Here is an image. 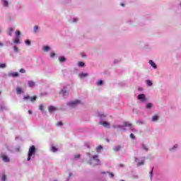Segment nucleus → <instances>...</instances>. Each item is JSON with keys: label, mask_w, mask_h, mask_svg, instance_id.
Listing matches in <instances>:
<instances>
[{"label": "nucleus", "mask_w": 181, "mask_h": 181, "mask_svg": "<svg viewBox=\"0 0 181 181\" xmlns=\"http://www.w3.org/2000/svg\"><path fill=\"white\" fill-rule=\"evenodd\" d=\"M35 153H36V147H35V146H32L29 148L27 160H30L32 156H33Z\"/></svg>", "instance_id": "f257e3e1"}, {"label": "nucleus", "mask_w": 181, "mask_h": 181, "mask_svg": "<svg viewBox=\"0 0 181 181\" xmlns=\"http://www.w3.org/2000/svg\"><path fill=\"white\" fill-rule=\"evenodd\" d=\"M123 127H129V129H131V131H134V126L132 125V124H131L128 122H124Z\"/></svg>", "instance_id": "f03ea898"}, {"label": "nucleus", "mask_w": 181, "mask_h": 181, "mask_svg": "<svg viewBox=\"0 0 181 181\" xmlns=\"http://www.w3.org/2000/svg\"><path fill=\"white\" fill-rule=\"evenodd\" d=\"M138 100H140L141 103H146V98L144 94H140L138 95Z\"/></svg>", "instance_id": "7ed1b4c3"}, {"label": "nucleus", "mask_w": 181, "mask_h": 181, "mask_svg": "<svg viewBox=\"0 0 181 181\" xmlns=\"http://www.w3.org/2000/svg\"><path fill=\"white\" fill-rule=\"evenodd\" d=\"M1 4L4 8H8V6H9V1L1 0Z\"/></svg>", "instance_id": "20e7f679"}, {"label": "nucleus", "mask_w": 181, "mask_h": 181, "mask_svg": "<svg viewBox=\"0 0 181 181\" xmlns=\"http://www.w3.org/2000/svg\"><path fill=\"white\" fill-rule=\"evenodd\" d=\"M1 158L2 159V160H4V162L7 163L9 162V158H8V156L5 155V154H1Z\"/></svg>", "instance_id": "39448f33"}, {"label": "nucleus", "mask_w": 181, "mask_h": 181, "mask_svg": "<svg viewBox=\"0 0 181 181\" xmlns=\"http://www.w3.org/2000/svg\"><path fill=\"white\" fill-rule=\"evenodd\" d=\"M13 42L15 45H21V39L19 38V37H16V38L13 39Z\"/></svg>", "instance_id": "423d86ee"}, {"label": "nucleus", "mask_w": 181, "mask_h": 181, "mask_svg": "<svg viewBox=\"0 0 181 181\" xmlns=\"http://www.w3.org/2000/svg\"><path fill=\"white\" fill-rule=\"evenodd\" d=\"M93 160L96 161V165H101V163L100 162V159H98V156H93Z\"/></svg>", "instance_id": "0eeeda50"}, {"label": "nucleus", "mask_w": 181, "mask_h": 181, "mask_svg": "<svg viewBox=\"0 0 181 181\" xmlns=\"http://www.w3.org/2000/svg\"><path fill=\"white\" fill-rule=\"evenodd\" d=\"M78 103H80V100H75V101L69 102L68 103V105H70L71 107H74V105H76V104H78Z\"/></svg>", "instance_id": "6e6552de"}, {"label": "nucleus", "mask_w": 181, "mask_h": 181, "mask_svg": "<svg viewBox=\"0 0 181 181\" xmlns=\"http://www.w3.org/2000/svg\"><path fill=\"white\" fill-rule=\"evenodd\" d=\"M99 124L105 127V128H107V127H110V123L107 122H100Z\"/></svg>", "instance_id": "1a4fd4ad"}, {"label": "nucleus", "mask_w": 181, "mask_h": 181, "mask_svg": "<svg viewBox=\"0 0 181 181\" xmlns=\"http://www.w3.org/2000/svg\"><path fill=\"white\" fill-rule=\"evenodd\" d=\"M122 148V147L121 146H117L113 148V151H114V152H119V151H121Z\"/></svg>", "instance_id": "9d476101"}, {"label": "nucleus", "mask_w": 181, "mask_h": 181, "mask_svg": "<svg viewBox=\"0 0 181 181\" xmlns=\"http://www.w3.org/2000/svg\"><path fill=\"white\" fill-rule=\"evenodd\" d=\"M16 90L17 91V94H22V93H23V90H22V88L19 86L16 87Z\"/></svg>", "instance_id": "9b49d317"}, {"label": "nucleus", "mask_w": 181, "mask_h": 181, "mask_svg": "<svg viewBox=\"0 0 181 181\" xmlns=\"http://www.w3.org/2000/svg\"><path fill=\"white\" fill-rule=\"evenodd\" d=\"M48 111L49 112H53V111H56V107L54 106H49L48 108Z\"/></svg>", "instance_id": "f8f14e48"}, {"label": "nucleus", "mask_w": 181, "mask_h": 181, "mask_svg": "<svg viewBox=\"0 0 181 181\" xmlns=\"http://www.w3.org/2000/svg\"><path fill=\"white\" fill-rule=\"evenodd\" d=\"M12 33H13V28L9 27L8 32V36H12Z\"/></svg>", "instance_id": "ddd939ff"}, {"label": "nucleus", "mask_w": 181, "mask_h": 181, "mask_svg": "<svg viewBox=\"0 0 181 181\" xmlns=\"http://www.w3.org/2000/svg\"><path fill=\"white\" fill-rule=\"evenodd\" d=\"M149 64L151 65V66L153 68V69H156V64H155V62H153V61L152 60H150L148 62Z\"/></svg>", "instance_id": "4468645a"}, {"label": "nucleus", "mask_w": 181, "mask_h": 181, "mask_svg": "<svg viewBox=\"0 0 181 181\" xmlns=\"http://www.w3.org/2000/svg\"><path fill=\"white\" fill-rule=\"evenodd\" d=\"M158 119H159V116H158V115L153 116L152 117L153 122H156V121H158Z\"/></svg>", "instance_id": "2eb2a0df"}, {"label": "nucleus", "mask_w": 181, "mask_h": 181, "mask_svg": "<svg viewBox=\"0 0 181 181\" xmlns=\"http://www.w3.org/2000/svg\"><path fill=\"white\" fill-rule=\"evenodd\" d=\"M30 100L31 103H34L35 101H36V100H37V96L30 97Z\"/></svg>", "instance_id": "dca6fc26"}, {"label": "nucleus", "mask_w": 181, "mask_h": 181, "mask_svg": "<svg viewBox=\"0 0 181 181\" xmlns=\"http://www.w3.org/2000/svg\"><path fill=\"white\" fill-rule=\"evenodd\" d=\"M81 78H83L84 77H87V76H88V74L87 73H81L79 74Z\"/></svg>", "instance_id": "f3484780"}, {"label": "nucleus", "mask_w": 181, "mask_h": 181, "mask_svg": "<svg viewBox=\"0 0 181 181\" xmlns=\"http://www.w3.org/2000/svg\"><path fill=\"white\" fill-rule=\"evenodd\" d=\"M42 50H44V52H49V50H50V47L45 46L42 48Z\"/></svg>", "instance_id": "a211bd4d"}, {"label": "nucleus", "mask_w": 181, "mask_h": 181, "mask_svg": "<svg viewBox=\"0 0 181 181\" xmlns=\"http://www.w3.org/2000/svg\"><path fill=\"white\" fill-rule=\"evenodd\" d=\"M146 85L148 86V87H151V86H152V81H151V80H147L146 81Z\"/></svg>", "instance_id": "6ab92c4d"}, {"label": "nucleus", "mask_w": 181, "mask_h": 181, "mask_svg": "<svg viewBox=\"0 0 181 181\" xmlns=\"http://www.w3.org/2000/svg\"><path fill=\"white\" fill-rule=\"evenodd\" d=\"M29 87H35V83L33 81H28Z\"/></svg>", "instance_id": "aec40b11"}, {"label": "nucleus", "mask_w": 181, "mask_h": 181, "mask_svg": "<svg viewBox=\"0 0 181 181\" xmlns=\"http://www.w3.org/2000/svg\"><path fill=\"white\" fill-rule=\"evenodd\" d=\"M59 61L60 63H63V62H66V58L64 57H61L59 58Z\"/></svg>", "instance_id": "412c9836"}, {"label": "nucleus", "mask_w": 181, "mask_h": 181, "mask_svg": "<svg viewBox=\"0 0 181 181\" xmlns=\"http://www.w3.org/2000/svg\"><path fill=\"white\" fill-rule=\"evenodd\" d=\"M78 65L79 67H84V66L86 65V64H84V62H79L78 63Z\"/></svg>", "instance_id": "4be33fe9"}, {"label": "nucleus", "mask_w": 181, "mask_h": 181, "mask_svg": "<svg viewBox=\"0 0 181 181\" xmlns=\"http://www.w3.org/2000/svg\"><path fill=\"white\" fill-rule=\"evenodd\" d=\"M25 45H26L27 46H30V45H31L30 40H26L25 41Z\"/></svg>", "instance_id": "5701e85b"}, {"label": "nucleus", "mask_w": 181, "mask_h": 181, "mask_svg": "<svg viewBox=\"0 0 181 181\" xmlns=\"http://www.w3.org/2000/svg\"><path fill=\"white\" fill-rule=\"evenodd\" d=\"M37 30H39V26L35 25L33 28V32L34 33H36V32H37Z\"/></svg>", "instance_id": "b1692460"}, {"label": "nucleus", "mask_w": 181, "mask_h": 181, "mask_svg": "<svg viewBox=\"0 0 181 181\" xmlns=\"http://www.w3.org/2000/svg\"><path fill=\"white\" fill-rule=\"evenodd\" d=\"M21 36V31L19 30H16V37H19Z\"/></svg>", "instance_id": "393cba45"}, {"label": "nucleus", "mask_w": 181, "mask_h": 181, "mask_svg": "<svg viewBox=\"0 0 181 181\" xmlns=\"http://www.w3.org/2000/svg\"><path fill=\"white\" fill-rule=\"evenodd\" d=\"M12 77H18L19 76V74L18 72H13L11 74Z\"/></svg>", "instance_id": "a878e982"}, {"label": "nucleus", "mask_w": 181, "mask_h": 181, "mask_svg": "<svg viewBox=\"0 0 181 181\" xmlns=\"http://www.w3.org/2000/svg\"><path fill=\"white\" fill-rule=\"evenodd\" d=\"M146 108L147 110H150V108H152V103H148L146 106Z\"/></svg>", "instance_id": "bb28decb"}, {"label": "nucleus", "mask_w": 181, "mask_h": 181, "mask_svg": "<svg viewBox=\"0 0 181 181\" xmlns=\"http://www.w3.org/2000/svg\"><path fill=\"white\" fill-rule=\"evenodd\" d=\"M59 94H63V95H66V94H67V90H61L59 92Z\"/></svg>", "instance_id": "cd10ccee"}, {"label": "nucleus", "mask_w": 181, "mask_h": 181, "mask_svg": "<svg viewBox=\"0 0 181 181\" xmlns=\"http://www.w3.org/2000/svg\"><path fill=\"white\" fill-rule=\"evenodd\" d=\"M51 151L52 152H57V148H56L55 146H52L51 148Z\"/></svg>", "instance_id": "c85d7f7f"}, {"label": "nucleus", "mask_w": 181, "mask_h": 181, "mask_svg": "<svg viewBox=\"0 0 181 181\" xmlns=\"http://www.w3.org/2000/svg\"><path fill=\"white\" fill-rule=\"evenodd\" d=\"M6 67V64H0V69H5Z\"/></svg>", "instance_id": "c756f323"}, {"label": "nucleus", "mask_w": 181, "mask_h": 181, "mask_svg": "<svg viewBox=\"0 0 181 181\" xmlns=\"http://www.w3.org/2000/svg\"><path fill=\"white\" fill-rule=\"evenodd\" d=\"M97 86H103V80H100L97 82Z\"/></svg>", "instance_id": "7c9ffc66"}, {"label": "nucleus", "mask_w": 181, "mask_h": 181, "mask_svg": "<svg viewBox=\"0 0 181 181\" xmlns=\"http://www.w3.org/2000/svg\"><path fill=\"white\" fill-rule=\"evenodd\" d=\"M23 100H30V96H29V95L24 96V97H23Z\"/></svg>", "instance_id": "2f4dec72"}, {"label": "nucleus", "mask_w": 181, "mask_h": 181, "mask_svg": "<svg viewBox=\"0 0 181 181\" xmlns=\"http://www.w3.org/2000/svg\"><path fill=\"white\" fill-rule=\"evenodd\" d=\"M144 163V160H141V162L138 163L137 166H142Z\"/></svg>", "instance_id": "473e14b6"}, {"label": "nucleus", "mask_w": 181, "mask_h": 181, "mask_svg": "<svg viewBox=\"0 0 181 181\" xmlns=\"http://www.w3.org/2000/svg\"><path fill=\"white\" fill-rule=\"evenodd\" d=\"M133 22H135V19H132V20L129 21V23L130 25H134Z\"/></svg>", "instance_id": "72a5a7b5"}, {"label": "nucleus", "mask_w": 181, "mask_h": 181, "mask_svg": "<svg viewBox=\"0 0 181 181\" xmlns=\"http://www.w3.org/2000/svg\"><path fill=\"white\" fill-rule=\"evenodd\" d=\"M101 149H103V146H98L96 148V151H101Z\"/></svg>", "instance_id": "f704fd0d"}, {"label": "nucleus", "mask_w": 181, "mask_h": 181, "mask_svg": "<svg viewBox=\"0 0 181 181\" xmlns=\"http://www.w3.org/2000/svg\"><path fill=\"white\" fill-rule=\"evenodd\" d=\"M57 127H62V125H63V122H58L57 123Z\"/></svg>", "instance_id": "c9c22d12"}, {"label": "nucleus", "mask_w": 181, "mask_h": 181, "mask_svg": "<svg viewBox=\"0 0 181 181\" xmlns=\"http://www.w3.org/2000/svg\"><path fill=\"white\" fill-rule=\"evenodd\" d=\"M2 180L3 181H6V175H5V174H3V175H2Z\"/></svg>", "instance_id": "e433bc0d"}, {"label": "nucleus", "mask_w": 181, "mask_h": 181, "mask_svg": "<svg viewBox=\"0 0 181 181\" xmlns=\"http://www.w3.org/2000/svg\"><path fill=\"white\" fill-rule=\"evenodd\" d=\"M13 49H14V52H16V53H18V52H19V49H18V47L15 46L13 47Z\"/></svg>", "instance_id": "4c0bfd02"}, {"label": "nucleus", "mask_w": 181, "mask_h": 181, "mask_svg": "<svg viewBox=\"0 0 181 181\" xmlns=\"http://www.w3.org/2000/svg\"><path fill=\"white\" fill-rule=\"evenodd\" d=\"M19 71L20 73H26V71L24 69H21Z\"/></svg>", "instance_id": "58836bf2"}, {"label": "nucleus", "mask_w": 181, "mask_h": 181, "mask_svg": "<svg viewBox=\"0 0 181 181\" xmlns=\"http://www.w3.org/2000/svg\"><path fill=\"white\" fill-rule=\"evenodd\" d=\"M130 138H131L132 139H135V135H134V134H130Z\"/></svg>", "instance_id": "ea45409f"}, {"label": "nucleus", "mask_w": 181, "mask_h": 181, "mask_svg": "<svg viewBox=\"0 0 181 181\" xmlns=\"http://www.w3.org/2000/svg\"><path fill=\"white\" fill-rule=\"evenodd\" d=\"M78 21V18H73L72 22L76 23V22H77Z\"/></svg>", "instance_id": "a19ab883"}, {"label": "nucleus", "mask_w": 181, "mask_h": 181, "mask_svg": "<svg viewBox=\"0 0 181 181\" xmlns=\"http://www.w3.org/2000/svg\"><path fill=\"white\" fill-rule=\"evenodd\" d=\"M39 109L40 110V111H43V105H40L39 106Z\"/></svg>", "instance_id": "79ce46f5"}, {"label": "nucleus", "mask_w": 181, "mask_h": 181, "mask_svg": "<svg viewBox=\"0 0 181 181\" xmlns=\"http://www.w3.org/2000/svg\"><path fill=\"white\" fill-rule=\"evenodd\" d=\"M80 154H76V155H75V158L76 159H78V158H80Z\"/></svg>", "instance_id": "37998d69"}, {"label": "nucleus", "mask_w": 181, "mask_h": 181, "mask_svg": "<svg viewBox=\"0 0 181 181\" xmlns=\"http://www.w3.org/2000/svg\"><path fill=\"white\" fill-rule=\"evenodd\" d=\"M54 56H56V54H54V53H51V54H50V57H54Z\"/></svg>", "instance_id": "c03bdc74"}, {"label": "nucleus", "mask_w": 181, "mask_h": 181, "mask_svg": "<svg viewBox=\"0 0 181 181\" xmlns=\"http://www.w3.org/2000/svg\"><path fill=\"white\" fill-rule=\"evenodd\" d=\"M153 170H151V171L150 172V177H151V179H152V173H153Z\"/></svg>", "instance_id": "a18cd8bd"}, {"label": "nucleus", "mask_w": 181, "mask_h": 181, "mask_svg": "<svg viewBox=\"0 0 181 181\" xmlns=\"http://www.w3.org/2000/svg\"><path fill=\"white\" fill-rule=\"evenodd\" d=\"M115 128H122V126L117 125V126L115 127Z\"/></svg>", "instance_id": "49530a36"}, {"label": "nucleus", "mask_w": 181, "mask_h": 181, "mask_svg": "<svg viewBox=\"0 0 181 181\" xmlns=\"http://www.w3.org/2000/svg\"><path fill=\"white\" fill-rule=\"evenodd\" d=\"M176 148H177V144H175V145L173 146V149H175Z\"/></svg>", "instance_id": "de8ad7c7"}, {"label": "nucleus", "mask_w": 181, "mask_h": 181, "mask_svg": "<svg viewBox=\"0 0 181 181\" xmlns=\"http://www.w3.org/2000/svg\"><path fill=\"white\" fill-rule=\"evenodd\" d=\"M110 175L111 177H114V174H112V173H110Z\"/></svg>", "instance_id": "09e8293b"}, {"label": "nucleus", "mask_w": 181, "mask_h": 181, "mask_svg": "<svg viewBox=\"0 0 181 181\" xmlns=\"http://www.w3.org/2000/svg\"><path fill=\"white\" fill-rule=\"evenodd\" d=\"M28 113H29L30 115H32V110H28Z\"/></svg>", "instance_id": "8fccbe9b"}, {"label": "nucleus", "mask_w": 181, "mask_h": 181, "mask_svg": "<svg viewBox=\"0 0 181 181\" xmlns=\"http://www.w3.org/2000/svg\"><path fill=\"white\" fill-rule=\"evenodd\" d=\"M121 6H124V3H122V4H121Z\"/></svg>", "instance_id": "3c124183"}, {"label": "nucleus", "mask_w": 181, "mask_h": 181, "mask_svg": "<svg viewBox=\"0 0 181 181\" xmlns=\"http://www.w3.org/2000/svg\"><path fill=\"white\" fill-rule=\"evenodd\" d=\"M144 149H145V151H148V148H146V147H144Z\"/></svg>", "instance_id": "603ef678"}, {"label": "nucleus", "mask_w": 181, "mask_h": 181, "mask_svg": "<svg viewBox=\"0 0 181 181\" xmlns=\"http://www.w3.org/2000/svg\"><path fill=\"white\" fill-rule=\"evenodd\" d=\"M82 57H86V55L85 54H82Z\"/></svg>", "instance_id": "864d4df0"}, {"label": "nucleus", "mask_w": 181, "mask_h": 181, "mask_svg": "<svg viewBox=\"0 0 181 181\" xmlns=\"http://www.w3.org/2000/svg\"><path fill=\"white\" fill-rule=\"evenodd\" d=\"M135 160H136V161L138 160V158H135Z\"/></svg>", "instance_id": "5fc2aeb1"}, {"label": "nucleus", "mask_w": 181, "mask_h": 181, "mask_svg": "<svg viewBox=\"0 0 181 181\" xmlns=\"http://www.w3.org/2000/svg\"><path fill=\"white\" fill-rule=\"evenodd\" d=\"M69 177H71V174H69Z\"/></svg>", "instance_id": "6e6d98bb"}, {"label": "nucleus", "mask_w": 181, "mask_h": 181, "mask_svg": "<svg viewBox=\"0 0 181 181\" xmlns=\"http://www.w3.org/2000/svg\"><path fill=\"white\" fill-rule=\"evenodd\" d=\"M0 46H2V43H0Z\"/></svg>", "instance_id": "4d7b16f0"}, {"label": "nucleus", "mask_w": 181, "mask_h": 181, "mask_svg": "<svg viewBox=\"0 0 181 181\" xmlns=\"http://www.w3.org/2000/svg\"><path fill=\"white\" fill-rule=\"evenodd\" d=\"M120 181H124V180H120Z\"/></svg>", "instance_id": "13d9d810"}, {"label": "nucleus", "mask_w": 181, "mask_h": 181, "mask_svg": "<svg viewBox=\"0 0 181 181\" xmlns=\"http://www.w3.org/2000/svg\"><path fill=\"white\" fill-rule=\"evenodd\" d=\"M18 151H19V148H18Z\"/></svg>", "instance_id": "bf43d9fd"}]
</instances>
